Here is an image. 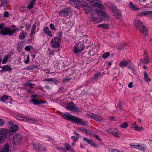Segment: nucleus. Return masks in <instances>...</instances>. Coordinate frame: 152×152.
<instances>
[{
	"instance_id": "26",
	"label": "nucleus",
	"mask_w": 152,
	"mask_h": 152,
	"mask_svg": "<svg viewBox=\"0 0 152 152\" xmlns=\"http://www.w3.org/2000/svg\"><path fill=\"white\" fill-rule=\"evenodd\" d=\"M129 65L128 66V68L130 69L131 71H132L133 73L134 74H135L136 72L134 70L135 66L132 63H130L129 64Z\"/></svg>"
},
{
	"instance_id": "53",
	"label": "nucleus",
	"mask_w": 152,
	"mask_h": 152,
	"mask_svg": "<svg viewBox=\"0 0 152 152\" xmlns=\"http://www.w3.org/2000/svg\"><path fill=\"white\" fill-rule=\"evenodd\" d=\"M81 7H82L83 8L88 5V4L86 2L83 1H81Z\"/></svg>"
},
{
	"instance_id": "56",
	"label": "nucleus",
	"mask_w": 152,
	"mask_h": 152,
	"mask_svg": "<svg viewBox=\"0 0 152 152\" xmlns=\"http://www.w3.org/2000/svg\"><path fill=\"white\" fill-rule=\"evenodd\" d=\"M43 30L44 32L46 34L49 31V29L48 27L45 26Z\"/></svg>"
},
{
	"instance_id": "30",
	"label": "nucleus",
	"mask_w": 152,
	"mask_h": 152,
	"mask_svg": "<svg viewBox=\"0 0 152 152\" xmlns=\"http://www.w3.org/2000/svg\"><path fill=\"white\" fill-rule=\"evenodd\" d=\"M1 68L4 71H11L12 69L8 65L4 66L1 67Z\"/></svg>"
},
{
	"instance_id": "9",
	"label": "nucleus",
	"mask_w": 152,
	"mask_h": 152,
	"mask_svg": "<svg viewBox=\"0 0 152 152\" xmlns=\"http://www.w3.org/2000/svg\"><path fill=\"white\" fill-rule=\"evenodd\" d=\"M57 38L55 37L51 41V46L55 48H58L60 45V42L61 41L57 39Z\"/></svg>"
},
{
	"instance_id": "34",
	"label": "nucleus",
	"mask_w": 152,
	"mask_h": 152,
	"mask_svg": "<svg viewBox=\"0 0 152 152\" xmlns=\"http://www.w3.org/2000/svg\"><path fill=\"white\" fill-rule=\"evenodd\" d=\"M98 27H101L104 29H107L108 28V25L107 24H99L98 25Z\"/></svg>"
},
{
	"instance_id": "58",
	"label": "nucleus",
	"mask_w": 152,
	"mask_h": 152,
	"mask_svg": "<svg viewBox=\"0 0 152 152\" xmlns=\"http://www.w3.org/2000/svg\"><path fill=\"white\" fill-rule=\"evenodd\" d=\"M71 79L70 78H69L68 77H66V78L64 79L63 80V81L64 82H68L69 80H70Z\"/></svg>"
},
{
	"instance_id": "35",
	"label": "nucleus",
	"mask_w": 152,
	"mask_h": 152,
	"mask_svg": "<svg viewBox=\"0 0 152 152\" xmlns=\"http://www.w3.org/2000/svg\"><path fill=\"white\" fill-rule=\"evenodd\" d=\"M36 29V25L34 24L32 26V28L31 29V32L30 34L34 35L35 34V29Z\"/></svg>"
},
{
	"instance_id": "6",
	"label": "nucleus",
	"mask_w": 152,
	"mask_h": 152,
	"mask_svg": "<svg viewBox=\"0 0 152 152\" xmlns=\"http://www.w3.org/2000/svg\"><path fill=\"white\" fill-rule=\"evenodd\" d=\"M7 129L2 128L0 129V141H3L6 138L8 133Z\"/></svg>"
},
{
	"instance_id": "5",
	"label": "nucleus",
	"mask_w": 152,
	"mask_h": 152,
	"mask_svg": "<svg viewBox=\"0 0 152 152\" xmlns=\"http://www.w3.org/2000/svg\"><path fill=\"white\" fill-rule=\"evenodd\" d=\"M70 121L73 122L78 124L81 125H86V123L84 121H83L82 119L79 118L78 117L72 115V118H70Z\"/></svg>"
},
{
	"instance_id": "52",
	"label": "nucleus",
	"mask_w": 152,
	"mask_h": 152,
	"mask_svg": "<svg viewBox=\"0 0 152 152\" xmlns=\"http://www.w3.org/2000/svg\"><path fill=\"white\" fill-rule=\"evenodd\" d=\"M50 29L53 31H56V28H55L54 24L53 23L50 24Z\"/></svg>"
},
{
	"instance_id": "57",
	"label": "nucleus",
	"mask_w": 152,
	"mask_h": 152,
	"mask_svg": "<svg viewBox=\"0 0 152 152\" xmlns=\"http://www.w3.org/2000/svg\"><path fill=\"white\" fill-rule=\"evenodd\" d=\"M112 134L115 137H118L119 136L118 133L116 132L113 131L112 132Z\"/></svg>"
},
{
	"instance_id": "42",
	"label": "nucleus",
	"mask_w": 152,
	"mask_h": 152,
	"mask_svg": "<svg viewBox=\"0 0 152 152\" xmlns=\"http://www.w3.org/2000/svg\"><path fill=\"white\" fill-rule=\"evenodd\" d=\"M1 6H4V5H6L8 4V2L7 0H1Z\"/></svg>"
},
{
	"instance_id": "49",
	"label": "nucleus",
	"mask_w": 152,
	"mask_h": 152,
	"mask_svg": "<svg viewBox=\"0 0 152 152\" xmlns=\"http://www.w3.org/2000/svg\"><path fill=\"white\" fill-rule=\"evenodd\" d=\"M134 129L135 130L138 131H140L143 130V128L142 127H139L138 126H135L134 127Z\"/></svg>"
},
{
	"instance_id": "23",
	"label": "nucleus",
	"mask_w": 152,
	"mask_h": 152,
	"mask_svg": "<svg viewBox=\"0 0 152 152\" xmlns=\"http://www.w3.org/2000/svg\"><path fill=\"white\" fill-rule=\"evenodd\" d=\"M72 115L68 114L67 113L61 115L62 117L70 121V118H72Z\"/></svg>"
},
{
	"instance_id": "47",
	"label": "nucleus",
	"mask_w": 152,
	"mask_h": 152,
	"mask_svg": "<svg viewBox=\"0 0 152 152\" xmlns=\"http://www.w3.org/2000/svg\"><path fill=\"white\" fill-rule=\"evenodd\" d=\"M25 84L26 85L29 86L30 88L34 87L33 86V84L31 83L27 82L25 83Z\"/></svg>"
},
{
	"instance_id": "63",
	"label": "nucleus",
	"mask_w": 152,
	"mask_h": 152,
	"mask_svg": "<svg viewBox=\"0 0 152 152\" xmlns=\"http://www.w3.org/2000/svg\"><path fill=\"white\" fill-rule=\"evenodd\" d=\"M9 16V13L7 11H5L4 13V17H8Z\"/></svg>"
},
{
	"instance_id": "32",
	"label": "nucleus",
	"mask_w": 152,
	"mask_h": 152,
	"mask_svg": "<svg viewBox=\"0 0 152 152\" xmlns=\"http://www.w3.org/2000/svg\"><path fill=\"white\" fill-rule=\"evenodd\" d=\"M36 0H32L31 1L28 6V9H31L33 8V5L35 3Z\"/></svg>"
},
{
	"instance_id": "20",
	"label": "nucleus",
	"mask_w": 152,
	"mask_h": 152,
	"mask_svg": "<svg viewBox=\"0 0 152 152\" xmlns=\"http://www.w3.org/2000/svg\"><path fill=\"white\" fill-rule=\"evenodd\" d=\"M128 6L129 8L134 11H137L139 9V8L135 6L134 5L133 3L132 2H129L128 4Z\"/></svg>"
},
{
	"instance_id": "21",
	"label": "nucleus",
	"mask_w": 152,
	"mask_h": 152,
	"mask_svg": "<svg viewBox=\"0 0 152 152\" xmlns=\"http://www.w3.org/2000/svg\"><path fill=\"white\" fill-rule=\"evenodd\" d=\"M131 147L132 148H135L138 149L139 150H140V151H145L146 150L145 148H144L142 147L140 145H130Z\"/></svg>"
},
{
	"instance_id": "7",
	"label": "nucleus",
	"mask_w": 152,
	"mask_h": 152,
	"mask_svg": "<svg viewBox=\"0 0 152 152\" xmlns=\"http://www.w3.org/2000/svg\"><path fill=\"white\" fill-rule=\"evenodd\" d=\"M31 97H32V98L31 99V101L34 104L38 105L40 104H43L45 103L44 101L43 100L40 101L38 100L39 96L37 95H32Z\"/></svg>"
},
{
	"instance_id": "45",
	"label": "nucleus",
	"mask_w": 152,
	"mask_h": 152,
	"mask_svg": "<svg viewBox=\"0 0 152 152\" xmlns=\"http://www.w3.org/2000/svg\"><path fill=\"white\" fill-rule=\"evenodd\" d=\"M60 64L59 62H58L55 63L54 65V68H56L57 69H60Z\"/></svg>"
},
{
	"instance_id": "64",
	"label": "nucleus",
	"mask_w": 152,
	"mask_h": 152,
	"mask_svg": "<svg viewBox=\"0 0 152 152\" xmlns=\"http://www.w3.org/2000/svg\"><path fill=\"white\" fill-rule=\"evenodd\" d=\"M25 49L26 51H29L30 50L31 48L29 46H27L25 47Z\"/></svg>"
},
{
	"instance_id": "3",
	"label": "nucleus",
	"mask_w": 152,
	"mask_h": 152,
	"mask_svg": "<svg viewBox=\"0 0 152 152\" xmlns=\"http://www.w3.org/2000/svg\"><path fill=\"white\" fill-rule=\"evenodd\" d=\"M23 137V136L20 134L17 133L15 134L12 138L13 145L15 146L19 145L22 141Z\"/></svg>"
},
{
	"instance_id": "62",
	"label": "nucleus",
	"mask_w": 152,
	"mask_h": 152,
	"mask_svg": "<svg viewBox=\"0 0 152 152\" xmlns=\"http://www.w3.org/2000/svg\"><path fill=\"white\" fill-rule=\"evenodd\" d=\"M4 124V122L2 119H0V126L3 125Z\"/></svg>"
},
{
	"instance_id": "10",
	"label": "nucleus",
	"mask_w": 152,
	"mask_h": 152,
	"mask_svg": "<svg viewBox=\"0 0 152 152\" xmlns=\"http://www.w3.org/2000/svg\"><path fill=\"white\" fill-rule=\"evenodd\" d=\"M66 108L67 110L72 111L79 112L78 108L73 103L69 104Z\"/></svg>"
},
{
	"instance_id": "48",
	"label": "nucleus",
	"mask_w": 152,
	"mask_h": 152,
	"mask_svg": "<svg viewBox=\"0 0 152 152\" xmlns=\"http://www.w3.org/2000/svg\"><path fill=\"white\" fill-rule=\"evenodd\" d=\"M8 96L6 95L2 96L1 98V101H5L8 99Z\"/></svg>"
},
{
	"instance_id": "11",
	"label": "nucleus",
	"mask_w": 152,
	"mask_h": 152,
	"mask_svg": "<svg viewBox=\"0 0 152 152\" xmlns=\"http://www.w3.org/2000/svg\"><path fill=\"white\" fill-rule=\"evenodd\" d=\"M112 7L113 8V11L114 13V15L118 18H120L121 16V14L119 9L114 4H112Z\"/></svg>"
},
{
	"instance_id": "24",
	"label": "nucleus",
	"mask_w": 152,
	"mask_h": 152,
	"mask_svg": "<svg viewBox=\"0 0 152 152\" xmlns=\"http://www.w3.org/2000/svg\"><path fill=\"white\" fill-rule=\"evenodd\" d=\"M23 42L20 41L19 43H18L17 45V50L19 52L23 48Z\"/></svg>"
},
{
	"instance_id": "60",
	"label": "nucleus",
	"mask_w": 152,
	"mask_h": 152,
	"mask_svg": "<svg viewBox=\"0 0 152 152\" xmlns=\"http://www.w3.org/2000/svg\"><path fill=\"white\" fill-rule=\"evenodd\" d=\"M79 130L81 131H82L83 133H84V132H83L84 131L86 132V131H87V129H86L85 128H84L83 127H80L79 128Z\"/></svg>"
},
{
	"instance_id": "50",
	"label": "nucleus",
	"mask_w": 152,
	"mask_h": 152,
	"mask_svg": "<svg viewBox=\"0 0 152 152\" xmlns=\"http://www.w3.org/2000/svg\"><path fill=\"white\" fill-rule=\"evenodd\" d=\"M62 36V33L61 32H59L57 34V37H56L57 38V39H59L61 41V39Z\"/></svg>"
},
{
	"instance_id": "37",
	"label": "nucleus",
	"mask_w": 152,
	"mask_h": 152,
	"mask_svg": "<svg viewBox=\"0 0 152 152\" xmlns=\"http://www.w3.org/2000/svg\"><path fill=\"white\" fill-rule=\"evenodd\" d=\"M101 73L100 72H97L94 75L93 77L94 80H96L98 78L100 77L101 76Z\"/></svg>"
},
{
	"instance_id": "19",
	"label": "nucleus",
	"mask_w": 152,
	"mask_h": 152,
	"mask_svg": "<svg viewBox=\"0 0 152 152\" xmlns=\"http://www.w3.org/2000/svg\"><path fill=\"white\" fill-rule=\"evenodd\" d=\"M90 19L91 21H93L95 23H100L102 21V20L100 18H97L92 15L90 17Z\"/></svg>"
},
{
	"instance_id": "31",
	"label": "nucleus",
	"mask_w": 152,
	"mask_h": 152,
	"mask_svg": "<svg viewBox=\"0 0 152 152\" xmlns=\"http://www.w3.org/2000/svg\"><path fill=\"white\" fill-rule=\"evenodd\" d=\"M81 1H77L76 2H74L75 6V8L79 9H80V7L81 6Z\"/></svg>"
},
{
	"instance_id": "22",
	"label": "nucleus",
	"mask_w": 152,
	"mask_h": 152,
	"mask_svg": "<svg viewBox=\"0 0 152 152\" xmlns=\"http://www.w3.org/2000/svg\"><path fill=\"white\" fill-rule=\"evenodd\" d=\"M27 34L26 32H25L23 30H22L20 34L19 39L21 40L24 39Z\"/></svg>"
},
{
	"instance_id": "33",
	"label": "nucleus",
	"mask_w": 152,
	"mask_h": 152,
	"mask_svg": "<svg viewBox=\"0 0 152 152\" xmlns=\"http://www.w3.org/2000/svg\"><path fill=\"white\" fill-rule=\"evenodd\" d=\"M148 12L147 11H145L141 12H140L137 14V16L139 17H142L147 16Z\"/></svg>"
},
{
	"instance_id": "28",
	"label": "nucleus",
	"mask_w": 152,
	"mask_h": 152,
	"mask_svg": "<svg viewBox=\"0 0 152 152\" xmlns=\"http://www.w3.org/2000/svg\"><path fill=\"white\" fill-rule=\"evenodd\" d=\"M86 11V13L87 15H88L89 12L91 11V9L89 7V6L88 5L85 7L83 8Z\"/></svg>"
},
{
	"instance_id": "25",
	"label": "nucleus",
	"mask_w": 152,
	"mask_h": 152,
	"mask_svg": "<svg viewBox=\"0 0 152 152\" xmlns=\"http://www.w3.org/2000/svg\"><path fill=\"white\" fill-rule=\"evenodd\" d=\"M43 81H51L55 84H58L59 82L58 80L53 78H48L45 79Z\"/></svg>"
},
{
	"instance_id": "29",
	"label": "nucleus",
	"mask_w": 152,
	"mask_h": 152,
	"mask_svg": "<svg viewBox=\"0 0 152 152\" xmlns=\"http://www.w3.org/2000/svg\"><path fill=\"white\" fill-rule=\"evenodd\" d=\"M93 119L96 121H101L102 120V118L100 116L95 114Z\"/></svg>"
},
{
	"instance_id": "44",
	"label": "nucleus",
	"mask_w": 152,
	"mask_h": 152,
	"mask_svg": "<svg viewBox=\"0 0 152 152\" xmlns=\"http://www.w3.org/2000/svg\"><path fill=\"white\" fill-rule=\"evenodd\" d=\"M8 55H6L4 58L3 59L2 61V63L3 64H5L7 61L8 60Z\"/></svg>"
},
{
	"instance_id": "43",
	"label": "nucleus",
	"mask_w": 152,
	"mask_h": 152,
	"mask_svg": "<svg viewBox=\"0 0 152 152\" xmlns=\"http://www.w3.org/2000/svg\"><path fill=\"white\" fill-rule=\"evenodd\" d=\"M56 149L59 151H63L64 152L66 151V149L64 147H57Z\"/></svg>"
},
{
	"instance_id": "2",
	"label": "nucleus",
	"mask_w": 152,
	"mask_h": 152,
	"mask_svg": "<svg viewBox=\"0 0 152 152\" xmlns=\"http://www.w3.org/2000/svg\"><path fill=\"white\" fill-rule=\"evenodd\" d=\"M134 24L137 29L142 34L147 35L148 31L144 24L139 20H134Z\"/></svg>"
},
{
	"instance_id": "18",
	"label": "nucleus",
	"mask_w": 152,
	"mask_h": 152,
	"mask_svg": "<svg viewBox=\"0 0 152 152\" xmlns=\"http://www.w3.org/2000/svg\"><path fill=\"white\" fill-rule=\"evenodd\" d=\"M131 63L130 61H122L119 64V66L121 67H124L127 66L128 64H130Z\"/></svg>"
},
{
	"instance_id": "14",
	"label": "nucleus",
	"mask_w": 152,
	"mask_h": 152,
	"mask_svg": "<svg viewBox=\"0 0 152 152\" xmlns=\"http://www.w3.org/2000/svg\"><path fill=\"white\" fill-rule=\"evenodd\" d=\"M20 118H21L22 119L20 118H19V119H20L21 120L23 121H24L28 122H30L31 121H33V122H31V123L34 124H36L37 123H38V121L35 118L31 119V118H26V117L23 118V117H20Z\"/></svg>"
},
{
	"instance_id": "46",
	"label": "nucleus",
	"mask_w": 152,
	"mask_h": 152,
	"mask_svg": "<svg viewBox=\"0 0 152 152\" xmlns=\"http://www.w3.org/2000/svg\"><path fill=\"white\" fill-rule=\"evenodd\" d=\"M89 144H90L91 146H93L95 148H98L99 147L98 145H97L92 140Z\"/></svg>"
},
{
	"instance_id": "1",
	"label": "nucleus",
	"mask_w": 152,
	"mask_h": 152,
	"mask_svg": "<svg viewBox=\"0 0 152 152\" xmlns=\"http://www.w3.org/2000/svg\"><path fill=\"white\" fill-rule=\"evenodd\" d=\"M4 26V24L2 23L0 24V34H2L3 36L6 35L11 36L15 32L16 30V28H14L11 30L10 27H5L3 28Z\"/></svg>"
},
{
	"instance_id": "61",
	"label": "nucleus",
	"mask_w": 152,
	"mask_h": 152,
	"mask_svg": "<svg viewBox=\"0 0 152 152\" xmlns=\"http://www.w3.org/2000/svg\"><path fill=\"white\" fill-rule=\"evenodd\" d=\"M93 136L94 137L98 139L99 141H101V140L100 138H99V136L98 135H96L95 133L93 134Z\"/></svg>"
},
{
	"instance_id": "16",
	"label": "nucleus",
	"mask_w": 152,
	"mask_h": 152,
	"mask_svg": "<svg viewBox=\"0 0 152 152\" xmlns=\"http://www.w3.org/2000/svg\"><path fill=\"white\" fill-rule=\"evenodd\" d=\"M10 150V145L9 143H6L1 148L0 152H9Z\"/></svg>"
},
{
	"instance_id": "55",
	"label": "nucleus",
	"mask_w": 152,
	"mask_h": 152,
	"mask_svg": "<svg viewBox=\"0 0 152 152\" xmlns=\"http://www.w3.org/2000/svg\"><path fill=\"white\" fill-rule=\"evenodd\" d=\"M83 139L84 141L87 142L89 144L90 143V142H91V141L92 140H90L89 139L87 138H86L85 137H84L83 138Z\"/></svg>"
},
{
	"instance_id": "12",
	"label": "nucleus",
	"mask_w": 152,
	"mask_h": 152,
	"mask_svg": "<svg viewBox=\"0 0 152 152\" xmlns=\"http://www.w3.org/2000/svg\"><path fill=\"white\" fill-rule=\"evenodd\" d=\"M71 13V9L70 8H68L60 11L59 12V15L62 16H65L68 15Z\"/></svg>"
},
{
	"instance_id": "39",
	"label": "nucleus",
	"mask_w": 152,
	"mask_h": 152,
	"mask_svg": "<svg viewBox=\"0 0 152 152\" xmlns=\"http://www.w3.org/2000/svg\"><path fill=\"white\" fill-rule=\"evenodd\" d=\"M128 124L126 122H124L120 126V127L125 128H126L128 126Z\"/></svg>"
},
{
	"instance_id": "4",
	"label": "nucleus",
	"mask_w": 152,
	"mask_h": 152,
	"mask_svg": "<svg viewBox=\"0 0 152 152\" xmlns=\"http://www.w3.org/2000/svg\"><path fill=\"white\" fill-rule=\"evenodd\" d=\"M89 3L94 7H97L96 9V10H104L105 8L104 5L102 4L99 3L97 0H90Z\"/></svg>"
},
{
	"instance_id": "40",
	"label": "nucleus",
	"mask_w": 152,
	"mask_h": 152,
	"mask_svg": "<svg viewBox=\"0 0 152 152\" xmlns=\"http://www.w3.org/2000/svg\"><path fill=\"white\" fill-rule=\"evenodd\" d=\"M31 25L29 24L28 23H26L25 25V27L26 28V30L27 31H29L30 29Z\"/></svg>"
},
{
	"instance_id": "36",
	"label": "nucleus",
	"mask_w": 152,
	"mask_h": 152,
	"mask_svg": "<svg viewBox=\"0 0 152 152\" xmlns=\"http://www.w3.org/2000/svg\"><path fill=\"white\" fill-rule=\"evenodd\" d=\"M140 62L145 64H148L149 63V59H145L144 58L143 59H141L140 60Z\"/></svg>"
},
{
	"instance_id": "59",
	"label": "nucleus",
	"mask_w": 152,
	"mask_h": 152,
	"mask_svg": "<svg viewBox=\"0 0 152 152\" xmlns=\"http://www.w3.org/2000/svg\"><path fill=\"white\" fill-rule=\"evenodd\" d=\"M64 146L66 147V151L68 150L70 148V145L68 144H65Z\"/></svg>"
},
{
	"instance_id": "41",
	"label": "nucleus",
	"mask_w": 152,
	"mask_h": 152,
	"mask_svg": "<svg viewBox=\"0 0 152 152\" xmlns=\"http://www.w3.org/2000/svg\"><path fill=\"white\" fill-rule=\"evenodd\" d=\"M94 114L91 113H88L86 114V116L90 118H93Z\"/></svg>"
},
{
	"instance_id": "27",
	"label": "nucleus",
	"mask_w": 152,
	"mask_h": 152,
	"mask_svg": "<svg viewBox=\"0 0 152 152\" xmlns=\"http://www.w3.org/2000/svg\"><path fill=\"white\" fill-rule=\"evenodd\" d=\"M144 76L145 80L146 82H149L151 81V79L149 77L146 71L144 72Z\"/></svg>"
},
{
	"instance_id": "15",
	"label": "nucleus",
	"mask_w": 152,
	"mask_h": 152,
	"mask_svg": "<svg viewBox=\"0 0 152 152\" xmlns=\"http://www.w3.org/2000/svg\"><path fill=\"white\" fill-rule=\"evenodd\" d=\"M102 10L101 9L96 10V11L98 13H99V14H100V13H101V15L104 16V18H105V20H108L109 19V15L107 14L104 10Z\"/></svg>"
},
{
	"instance_id": "13",
	"label": "nucleus",
	"mask_w": 152,
	"mask_h": 152,
	"mask_svg": "<svg viewBox=\"0 0 152 152\" xmlns=\"http://www.w3.org/2000/svg\"><path fill=\"white\" fill-rule=\"evenodd\" d=\"M18 129V127L17 125H12L10 128L9 131V134L10 135H13L15 132Z\"/></svg>"
},
{
	"instance_id": "38",
	"label": "nucleus",
	"mask_w": 152,
	"mask_h": 152,
	"mask_svg": "<svg viewBox=\"0 0 152 152\" xmlns=\"http://www.w3.org/2000/svg\"><path fill=\"white\" fill-rule=\"evenodd\" d=\"M110 53L109 52H107L103 54L102 57L103 58H106L110 56Z\"/></svg>"
},
{
	"instance_id": "51",
	"label": "nucleus",
	"mask_w": 152,
	"mask_h": 152,
	"mask_svg": "<svg viewBox=\"0 0 152 152\" xmlns=\"http://www.w3.org/2000/svg\"><path fill=\"white\" fill-rule=\"evenodd\" d=\"M86 132L87 134H88L91 136H93V134L94 133L92 132L91 131L88 129H87V131H86Z\"/></svg>"
},
{
	"instance_id": "54",
	"label": "nucleus",
	"mask_w": 152,
	"mask_h": 152,
	"mask_svg": "<svg viewBox=\"0 0 152 152\" xmlns=\"http://www.w3.org/2000/svg\"><path fill=\"white\" fill-rule=\"evenodd\" d=\"M147 12H148V13L147 14V16L148 17L152 19V11H147Z\"/></svg>"
},
{
	"instance_id": "17",
	"label": "nucleus",
	"mask_w": 152,
	"mask_h": 152,
	"mask_svg": "<svg viewBox=\"0 0 152 152\" xmlns=\"http://www.w3.org/2000/svg\"><path fill=\"white\" fill-rule=\"evenodd\" d=\"M32 145L33 149L37 151H40L44 150L43 148L42 147L41 145L40 144L37 145L33 144Z\"/></svg>"
},
{
	"instance_id": "8",
	"label": "nucleus",
	"mask_w": 152,
	"mask_h": 152,
	"mask_svg": "<svg viewBox=\"0 0 152 152\" xmlns=\"http://www.w3.org/2000/svg\"><path fill=\"white\" fill-rule=\"evenodd\" d=\"M74 47V52L75 53H81L84 48L83 44L80 43L76 44Z\"/></svg>"
}]
</instances>
